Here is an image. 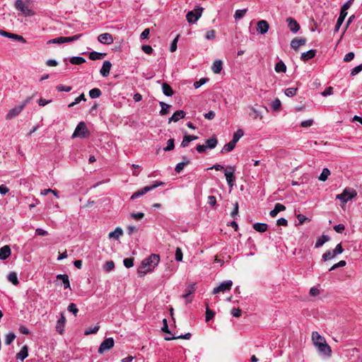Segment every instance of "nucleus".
<instances>
[{
  "mask_svg": "<svg viewBox=\"0 0 362 362\" xmlns=\"http://www.w3.org/2000/svg\"><path fill=\"white\" fill-rule=\"evenodd\" d=\"M16 336L13 332H9L5 336L4 342L6 345H10L16 339Z\"/></svg>",
  "mask_w": 362,
  "mask_h": 362,
  "instance_id": "37",
  "label": "nucleus"
},
{
  "mask_svg": "<svg viewBox=\"0 0 362 362\" xmlns=\"http://www.w3.org/2000/svg\"><path fill=\"white\" fill-rule=\"evenodd\" d=\"M198 136L194 135H185L181 143V146L185 148L188 146L189 144L194 140H197Z\"/></svg>",
  "mask_w": 362,
  "mask_h": 362,
  "instance_id": "27",
  "label": "nucleus"
},
{
  "mask_svg": "<svg viewBox=\"0 0 362 362\" xmlns=\"http://www.w3.org/2000/svg\"><path fill=\"white\" fill-rule=\"evenodd\" d=\"M246 12H247L246 8L236 10L235 13L234 14L235 19V20L241 19L245 15Z\"/></svg>",
  "mask_w": 362,
  "mask_h": 362,
  "instance_id": "43",
  "label": "nucleus"
},
{
  "mask_svg": "<svg viewBox=\"0 0 362 362\" xmlns=\"http://www.w3.org/2000/svg\"><path fill=\"white\" fill-rule=\"evenodd\" d=\"M215 315V313L210 310L208 307L206 309V321L211 320Z\"/></svg>",
  "mask_w": 362,
  "mask_h": 362,
  "instance_id": "53",
  "label": "nucleus"
},
{
  "mask_svg": "<svg viewBox=\"0 0 362 362\" xmlns=\"http://www.w3.org/2000/svg\"><path fill=\"white\" fill-rule=\"evenodd\" d=\"M269 25L267 21L264 20H261L258 21L257 25V31L261 34L264 35L267 33L269 30Z\"/></svg>",
  "mask_w": 362,
  "mask_h": 362,
  "instance_id": "14",
  "label": "nucleus"
},
{
  "mask_svg": "<svg viewBox=\"0 0 362 362\" xmlns=\"http://www.w3.org/2000/svg\"><path fill=\"white\" fill-rule=\"evenodd\" d=\"M223 69V62L221 60H216L212 64L211 70L214 74H219Z\"/></svg>",
  "mask_w": 362,
  "mask_h": 362,
  "instance_id": "28",
  "label": "nucleus"
},
{
  "mask_svg": "<svg viewBox=\"0 0 362 362\" xmlns=\"http://www.w3.org/2000/svg\"><path fill=\"white\" fill-rule=\"evenodd\" d=\"M281 101L278 98H276L272 103L271 106H272V109L274 110V111H277L279 110V108L281 107Z\"/></svg>",
  "mask_w": 362,
  "mask_h": 362,
  "instance_id": "48",
  "label": "nucleus"
},
{
  "mask_svg": "<svg viewBox=\"0 0 362 362\" xmlns=\"http://www.w3.org/2000/svg\"><path fill=\"white\" fill-rule=\"evenodd\" d=\"M235 143H234L233 141H230V142L224 145V146L222 148L221 151V153H226L232 151L235 148Z\"/></svg>",
  "mask_w": 362,
  "mask_h": 362,
  "instance_id": "31",
  "label": "nucleus"
},
{
  "mask_svg": "<svg viewBox=\"0 0 362 362\" xmlns=\"http://www.w3.org/2000/svg\"><path fill=\"white\" fill-rule=\"evenodd\" d=\"M333 93V88L329 86L325 89L323 92H322V95L324 97H327L328 95H331Z\"/></svg>",
  "mask_w": 362,
  "mask_h": 362,
  "instance_id": "62",
  "label": "nucleus"
},
{
  "mask_svg": "<svg viewBox=\"0 0 362 362\" xmlns=\"http://www.w3.org/2000/svg\"><path fill=\"white\" fill-rule=\"evenodd\" d=\"M203 8H197L189 11L186 16L187 20L189 23H194L201 17Z\"/></svg>",
  "mask_w": 362,
  "mask_h": 362,
  "instance_id": "10",
  "label": "nucleus"
},
{
  "mask_svg": "<svg viewBox=\"0 0 362 362\" xmlns=\"http://www.w3.org/2000/svg\"><path fill=\"white\" fill-rule=\"evenodd\" d=\"M224 174L228 186L233 187L235 182V166H228L227 169L225 170Z\"/></svg>",
  "mask_w": 362,
  "mask_h": 362,
  "instance_id": "9",
  "label": "nucleus"
},
{
  "mask_svg": "<svg viewBox=\"0 0 362 362\" xmlns=\"http://www.w3.org/2000/svg\"><path fill=\"white\" fill-rule=\"evenodd\" d=\"M67 310H68V311L72 313L74 315L75 317L77 316V313L78 312V308H76V305L74 303H70L68 305Z\"/></svg>",
  "mask_w": 362,
  "mask_h": 362,
  "instance_id": "50",
  "label": "nucleus"
},
{
  "mask_svg": "<svg viewBox=\"0 0 362 362\" xmlns=\"http://www.w3.org/2000/svg\"><path fill=\"white\" fill-rule=\"evenodd\" d=\"M11 253V250L9 245H4L0 248V259H6Z\"/></svg>",
  "mask_w": 362,
  "mask_h": 362,
  "instance_id": "19",
  "label": "nucleus"
},
{
  "mask_svg": "<svg viewBox=\"0 0 362 362\" xmlns=\"http://www.w3.org/2000/svg\"><path fill=\"white\" fill-rule=\"evenodd\" d=\"M112 67V64L110 61H104L102 68L100 70V74L103 77H107L110 74V71Z\"/></svg>",
  "mask_w": 362,
  "mask_h": 362,
  "instance_id": "17",
  "label": "nucleus"
},
{
  "mask_svg": "<svg viewBox=\"0 0 362 362\" xmlns=\"http://www.w3.org/2000/svg\"><path fill=\"white\" fill-rule=\"evenodd\" d=\"M11 39H15L19 42H22L23 43H25L26 42V40H25V38L21 36V35H16V34H14V33H11Z\"/></svg>",
  "mask_w": 362,
  "mask_h": 362,
  "instance_id": "63",
  "label": "nucleus"
},
{
  "mask_svg": "<svg viewBox=\"0 0 362 362\" xmlns=\"http://www.w3.org/2000/svg\"><path fill=\"white\" fill-rule=\"evenodd\" d=\"M354 56H355V54L354 52H348L347 54H345V56L344 57V61L346 62H351L352 59H354Z\"/></svg>",
  "mask_w": 362,
  "mask_h": 362,
  "instance_id": "64",
  "label": "nucleus"
},
{
  "mask_svg": "<svg viewBox=\"0 0 362 362\" xmlns=\"http://www.w3.org/2000/svg\"><path fill=\"white\" fill-rule=\"evenodd\" d=\"M64 43L63 37H59L47 41V44H62Z\"/></svg>",
  "mask_w": 362,
  "mask_h": 362,
  "instance_id": "56",
  "label": "nucleus"
},
{
  "mask_svg": "<svg viewBox=\"0 0 362 362\" xmlns=\"http://www.w3.org/2000/svg\"><path fill=\"white\" fill-rule=\"evenodd\" d=\"M306 43V39L303 37H296L291 42V47L295 50H298L300 46Z\"/></svg>",
  "mask_w": 362,
  "mask_h": 362,
  "instance_id": "16",
  "label": "nucleus"
},
{
  "mask_svg": "<svg viewBox=\"0 0 362 362\" xmlns=\"http://www.w3.org/2000/svg\"><path fill=\"white\" fill-rule=\"evenodd\" d=\"M123 235V230L121 228L117 227L115 230L110 232L108 235L110 239L118 240Z\"/></svg>",
  "mask_w": 362,
  "mask_h": 362,
  "instance_id": "25",
  "label": "nucleus"
},
{
  "mask_svg": "<svg viewBox=\"0 0 362 362\" xmlns=\"http://www.w3.org/2000/svg\"><path fill=\"white\" fill-rule=\"evenodd\" d=\"M244 132L241 129H238L233 136V141L234 143L237 144L239 139L243 136Z\"/></svg>",
  "mask_w": 362,
  "mask_h": 362,
  "instance_id": "40",
  "label": "nucleus"
},
{
  "mask_svg": "<svg viewBox=\"0 0 362 362\" xmlns=\"http://www.w3.org/2000/svg\"><path fill=\"white\" fill-rule=\"evenodd\" d=\"M66 322V318L63 314L61 315L60 318L58 320L56 330L62 334L64 332V324Z\"/></svg>",
  "mask_w": 362,
  "mask_h": 362,
  "instance_id": "24",
  "label": "nucleus"
},
{
  "mask_svg": "<svg viewBox=\"0 0 362 362\" xmlns=\"http://www.w3.org/2000/svg\"><path fill=\"white\" fill-rule=\"evenodd\" d=\"M98 40L104 45H110L113 42V37L108 33H103L98 35Z\"/></svg>",
  "mask_w": 362,
  "mask_h": 362,
  "instance_id": "13",
  "label": "nucleus"
},
{
  "mask_svg": "<svg viewBox=\"0 0 362 362\" xmlns=\"http://www.w3.org/2000/svg\"><path fill=\"white\" fill-rule=\"evenodd\" d=\"M284 210H286V206L281 204L277 203L275 204L274 209L269 212V215L274 218L276 217L280 211Z\"/></svg>",
  "mask_w": 362,
  "mask_h": 362,
  "instance_id": "22",
  "label": "nucleus"
},
{
  "mask_svg": "<svg viewBox=\"0 0 362 362\" xmlns=\"http://www.w3.org/2000/svg\"><path fill=\"white\" fill-rule=\"evenodd\" d=\"M233 285V281L231 280H227L223 281L220 284L219 286L215 287L212 291L213 294H216L220 292H224L226 291H228L231 288Z\"/></svg>",
  "mask_w": 362,
  "mask_h": 362,
  "instance_id": "12",
  "label": "nucleus"
},
{
  "mask_svg": "<svg viewBox=\"0 0 362 362\" xmlns=\"http://www.w3.org/2000/svg\"><path fill=\"white\" fill-rule=\"evenodd\" d=\"M81 100L86 101V98L83 93L81 94L78 97H77L74 102L71 103L68 106L69 107H72L75 105L79 103Z\"/></svg>",
  "mask_w": 362,
  "mask_h": 362,
  "instance_id": "47",
  "label": "nucleus"
},
{
  "mask_svg": "<svg viewBox=\"0 0 362 362\" xmlns=\"http://www.w3.org/2000/svg\"><path fill=\"white\" fill-rule=\"evenodd\" d=\"M123 264L125 267L131 268L134 266V259L133 258H126L123 260Z\"/></svg>",
  "mask_w": 362,
  "mask_h": 362,
  "instance_id": "54",
  "label": "nucleus"
},
{
  "mask_svg": "<svg viewBox=\"0 0 362 362\" xmlns=\"http://www.w3.org/2000/svg\"><path fill=\"white\" fill-rule=\"evenodd\" d=\"M163 183L162 182H156V184L151 185V186H146L136 192H134L133 194L131 197V199L134 200L147 192L151 191L152 189H155L156 187L162 185Z\"/></svg>",
  "mask_w": 362,
  "mask_h": 362,
  "instance_id": "8",
  "label": "nucleus"
},
{
  "mask_svg": "<svg viewBox=\"0 0 362 362\" xmlns=\"http://www.w3.org/2000/svg\"><path fill=\"white\" fill-rule=\"evenodd\" d=\"M175 256L176 261L181 262L182 260V252L181 248L177 247Z\"/></svg>",
  "mask_w": 362,
  "mask_h": 362,
  "instance_id": "57",
  "label": "nucleus"
},
{
  "mask_svg": "<svg viewBox=\"0 0 362 362\" xmlns=\"http://www.w3.org/2000/svg\"><path fill=\"white\" fill-rule=\"evenodd\" d=\"M218 144V139L217 138L214 136H212L211 138H210L209 139H207L205 142V147H206V149H214V148L216 147Z\"/></svg>",
  "mask_w": 362,
  "mask_h": 362,
  "instance_id": "21",
  "label": "nucleus"
},
{
  "mask_svg": "<svg viewBox=\"0 0 362 362\" xmlns=\"http://www.w3.org/2000/svg\"><path fill=\"white\" fill-rule=\"evenodd\" d=\"M329 240V238L327 235H323L320 238H319L315 245L316 248L322 247L326 242Z\"/></svg>",
  "mask_w": 362,
  "mask_h": 362,
  "instance_id": "33",
  "label": "nucleus"
},
{
  "mask_svg": "<svg viewBox=\"0 0 362 362\" xmlns=\"http://www.w3.org/2000/svg\"><path fill=\"white\" fill-rule=\"evenodd\" d=\"M253 228L256 231L264 233L267 230L268 226L267 223H256L253 224Z\"/></svg>",
  "mask_w": 362,
  "mask_h": 362,
  "instance_id": "32",
  "label": "nucleus"
},
{
  "mask_svg": "<svg viewBox=\"0 0 362 362\" xmlns=\"http://www.w3.org/2000/svg\"><path fill=\"white\" fill-rule=\"evenodd\" d=\"M101 90L98 88H93L89 91V96L91 98H98L101 95Z\"/></svg>",
  "mask_w": 362,
  "mask_h": 362,
  "instance_id": "38",
  "label": "nucleus"
},
{
  "mask_svg": "<svg viewBox=\"0 0 362 362\" xmlns=\"http://www.w3.org/2000/svg\"><path fill=\"white\" fill-rule=\"evenodd\" d=\"M99 328H100L99 325H96V326H95L93 328H88V329L85 330L84 334L85 335H89V334H95L99 330Z\"/></svg>",
  "mask_w": 362,
  "mask_h": 362,
  "instance_id": "51",
  "label": "nucleus"
},
{
  "mask_svg": "<svg viewBox=\"0 0 362 362\" xmlns=\"http://www.w3.org/2000/svg\"><path fill=\"white\" fill-rule=\"evenodd\" d=\"M160 262V256L157 254H151L143 259L141 265L137 269V274L139 277L144 276L147 273L152 272Z\"/></svg>",
  "mask_w": 362,
  "mask_h": 362,
  "instance_id": "1",
  "label": "nucleus"
},
{
  "mask_svg": "<svg viewBox=\"0 0 362 362\" xmlns=\"http://www.w3.org/2000/svg\"><path fill=\"white\" fill-rule=\"evenodd\" d=\"M162 89L164 95L166 96H172L173 94V90L170 85L166 83H163L162 84Z\"/></svg>",
  "mask_w": 362,
  "mask_h": 362,
  "instance_id": "34",
  "label": "nucleus"
},
{
  "mask_svg": "<svg viewBox=\"0 0 362 362\" xmlns=\"http://www.w3.org/2000/svg\"><path fill=\"white\" fill-rule=\"evenodd\" d=\"M175 148L174 139H170L168 140L167 146L163 148L165 151H170L173 150Z\"/></svg>",
  "mask_w": 362,
  "mask_h": 362,
  "instance_id": "49",
  "label": "nucleus"
},
{
  "mask_svg": "<svg viewBox=\"0 0 362 362\" xmlns=\"http://www.w3.org/2000/svg\"><path fill=\"white\" fill-rule=\"evenodd\" d=\"M274 69L277 73L286 72V66L282 61H280L276 64Z\"/></svg>",
  "mask_w": 362,
  "mask_h": 362,
  "instance_id": "36",
  "label": "nucleus"
},
{
  "mask_svg": "<svg viewBox=\"0 0 362 362\" xmlns=\"http://www.w3.org/2000/svg\"><path fill=\"white\" fill-rule=\"evenodd\" d=\"M115 344L113 338L109 337L105 339L100 345L98 352L103 354L104 352L110 350Z\"/></svg>",
  "mask_w": 362,
  "mask_h": 362,
  "instance_id": "11",
  "label": "nucleus"
},
{
  "mask_svg": "<svg viewBox=\"0 0 362 362\" xmlns=\"http://www.w3.org/2000/svg\"><path fill=\"white\" fill-rule=\"evenodd\" d=\"M185 116V112L183 110H177L175 111L172 117H170L168 119V122H176L179 121L180 119L184 118Z\"/></svg>",
  "mask_w": 362,
  "mask_h": 362,
  "instance_id": "20",
  "label": "nucleus"
},
{
  "mask_svg": "<svg viewBox=\"0 0 362 362\" xmlns=\"http://www.w3.org/2000/svg\"><path fill=\"white\" fill-rule=\"evenodd\" d=\"M312 340L320 354L327 357L331 356V347L327 344L324 337L321 336L317 332H313Z\"/></svg>",
  "mask_w": 362,
  "mask_h": 362,
  "instance_id": "2",
  "label": "nucleus"
},
{
  "mask_svg": "<svg viewBox=\"0 0 362 362\" xmlns=\"http://www.w3.org/2000/svg\"><path fill=\"white\" fill-rule=\"evenodd\" d=\"M15 6L17 10L21 11L26 16H31L35 14L33 11L30 8L28 4L23 0H16L15 2Z\"/></svg>",
  "mask_w": 362,
  "mask_h": 362,
  "instance_id": "7",
  "label": "nucleus"
},
{
  "mask_svg": "<svg viewBox=\"0 0 362 362\" xmlns=\"http://www.w3.org/2000/svg\"><path fill=\"white\" fill-rule=\"evenodd\" d=\"M141 49L143 52H144L146 54H151L153 52V48L150 45H144L141 46Z\"/></svg>",
  "mask_w": 362,
  "mask_h": 362,
  "instance_id": "61",
  "label": "nucleus"
},
{
  "mask_svg": "<svg viewBox=\"0 0 362 362\" xmlns=\"http://www.w3.org/2000/svg\"><path fill=\"white\" fill-rule=\"evenodd\" d=\"M330 175V171L328 168H324L319 176V180L321 181H326L328 178V176Z\"/></svg>",
  "mask_w": 362,
  "mask_h": 362,
  "instance_id": "42",
  "label": "nucleus"
},
{
  "mask_svg": "<svg viewBox=\"0 0 362 362\" xmlns=\"http://www.w3.org/2000/svg\"><path fill=\"white\" fill-rule=\"evenodd\" d=\"M362 71V63L358 66H356V67H354L351 71V75L352 76H356V74H358L359 72H361Z\"/></svg>",
  "mask_w": 362,
  "mask_h": 362,
  "instance_id": "59",
  "label": "nucleus"
},
{
  "mask_svg": "<svg viewBox=\"0 0 362 362\" xmlns=\"http://www.w3.org/2000/svg\"><path fill=\"white\" fill-rule=\"evenodd\" d=\"M316 54V50L310 49L308 52H303L300 56L301 60L303 62H307L309 59H313Z\"/></svg>",
  "mask_w": 362,
  "mask_h": 362,
  "instance_id": "23",
  "label": "nucleus"
},
{
  "mask_svg": "<svg viewBox=\"0 0 362 362\" xmlns=\"http://www.w3.org/2000/svg\"><path fill=\"white\" fill-rule=\"evenodd\" d=\"M28 356V349L27 345H24L21 351L16 354V358L23 361Z\"/></svg>",
  "mask_w": 362,
  "mask_h": 362,
  "instance_id": "26",
  "label": "nucleus"
},
{
  "mask_svg": "<svg viewBox=\"0 0 362 362\" xmlns=\"http://www.w3.org/2000/svg\"><path fill=\"white\" fill-rule=\"evenodd\" d=\"M286 22L288 23V27L292 33H296L299 30L300 25L295 19L289 17L286 19Z\"/></svg>",
  "mask_w": 362,
  "mask_h": 362,
  "instance_id": "15",
  "label": "nucleus"
},
{
  "mask_svg": "<svg viewBox=\"0 0 362 362\" xmlns=\"http://www.w3.org/2000/svg\"><path fill=\"white\" fill-rule=\"evenodd\" d=\"M106 56V53L93 51L89 53V59L91 60L102 59Z\"/></svg>",
  "mask_w": 362,
  "mask_h": 362,
  "instance_id": "30",
  "label": "nucleus"
},
{
  "mask_svg": "<svg viewBox=\"0 0 362 362\" xmlns=\"http://www.w3.org/2000/svg\"><path fill=\"white\" fill-rule=\"evenodd\" d=\"M205 38L209 40H214L215 38V30H210L207 31L205 35Z\"/></svg>",
  "mask_w": 362,
  "mask_h": 362,
  "instance_id": "60",
  "label": "nucleus"
},
{
  "mask_svg": "<svg viewBox=\"0 0 362 362\" xmlns=\"http://www.w3.org/2000/svg\"><path fill=\"white\" fill-rule=\"evenodd\" d=\"M69 62L72 64H82L86 62V59L82 57H72L70 58Z\"/></svg>",
  "mask_w": 362,
  "mask_h": 362,
  "instance_id": "35",
  "label": "nucleus"
},
{
  "mask_svg": "<svg viewBox=\"0 0 362 362\" xmlns=\"http://www.w3.org/2000/svg\"><path fill=\"white\" fill-rule=\"evenodd\" d=\"M208 81L207 78H202L201 79H199V81H195L194 83V87L195 88H199V87H201L202 85H204L206 81Z\"/></svg>",
  "mask_w": 362,
  "mask_h": 362,
  "instance_id": "58",
  "label": "nucleus"
},
{
  "mask_svg": "<svg viewBox=\"0 0 362 362\" xmlns=\"http://www.w3.org/2000/svg\"><path fill=\"white\" fill-rule=\"evenodd\" d=\"M191 336H192L191 334L188 332V333H186L185 334L177 336V337H165V340L170 341V340H173V339H189Z\"/></svg>",
  "mask_w": 362,
  "mask_h": 362,
  "instance_id": "46",
  "label": "nucleus"
},
{
  "mask_svg": "<svg viewBox=\"0 0 362 362\" xmlns=\"http://www.w3.org/2000/svg\"><path fill=\"white\" fill-rule=\"evenodd\" d=\"M180 35H177L176 37L173 40V42L170 45V51L171 52H174L177 49V43L179 40Z\"/></svg>",
  "mask_w": 362,
  "mask_h": 362,
  "instance_id": "55",
  "label": "nucleus"
},
{
  "mask_svg": "<svg viewBox=\"0 0 362 362\" xmlns=\"http://www.w3.org/2000/svg\"><path fill=\"white\" fill-rule=\"evenodd\" d=\"M194 291L195 284H191L187 286V288L185 290V293L182 296V297L186 299V303L192 302V299L189 298V296L193 293Z\"/></svg>",
  "mask_w": 362,
  "mask_h": 362,
  "instance_id": "18",
  "label": "nucleus"
},
{
  "mask_svg": "<svg viewBox=\"0 0 362 362\" xmlns=\"http://www.w3.org/2000/svg\"><path fill=\"white\" fill-rule=\"evenodd\" d=\"M297 88H288L284 90V93L288 97H293L296 94Z\"/></svg>",
  "mask_w": 362,
  "mask_h": 362,
  "instance_id": "45",
  "label": "nucleus"
},
{
  "mask_svg": "<svg viewBox=\"0 0 362 362\" xmlns=\"http://www.w3.org/2000/svg\"><path fill=\"white\" fill-rule=\"evenodd\" d=\"M82 36V34L75 35L71 37H63L64 43L71 42L79 40Z\"/></svg>",
  "mask_w": 362,
  "mask_h": 362,
  "instance_id": "41",
  "label": "nucleus"
},
{
  "mask_svg": "<svg viewBox=\"0 0 362 362\" xmlns=\"http://www.w3.org/2000/svg\"><path fill=\"white\" fill-rule=\"evenodd\" d=\"M356 194L357 193L355 189L346 187L344 189L341 194L337 195V199H339L343 203H346L348 201L356 197Z\"/></svg>",
  "mask_w": 362,
  "mask_h": 362,
  "instance_id": "5",
  "label": "nucleus"
},
{
  "mask_svg": "<svg viewBox=\"0 0 362 362\" xmlns=\"http://www.w3.org/2000/svg\"><path fill=\"white\" fill-rule=\"evenodd\" d=\"M115 268V263L112 261H107L104 265V270L110 272Z\"/></svg>",
  "mask_w": 362,
  "mask_h": 362,
  "instance_id": "52",
  "label": "nucleus"
},
{
  "mask_svg": "<svg viewBox=\"0 0 362 362\" xmlns=\"http://www.w3.org/2000/svg\"><path fill=\"white\" fill-rule=\"evenodd\" d=\"M344 249L341 243L337 245L336 247L333 250L326 251L322 256V259L324 262H327L329 259L334 258L337 255L341 254Z\"/></svg>",
  "mask_w": 362,
  "mask_h": 362,
  "instance_id": "6",
  "label": "nucleus"
},
{
  "mask_svg": "<svg viewBox=\"0 0 362 362\" xmlns=\"http://www.w3.org/2000/svg\"><path fill=\"white\" fill-rule=\"evenodd\" d=\"M160 105L161 106V110L160 111V114L161 115H167L168 113V112H169L168 110H169L170 106L169 105H168V104H165L163 102H160Z\"/></svg>",
  "mask_w": 362,
  "mask_h": 362,
  "instance_id": "44",
  "label": "nucleus"
},
{
  "mask_svg": "<svg viewBox=\"0 0 362 362\" xmlns=\"http://www.w3.org/2000/svg\"><path fill=\"white\" fill-rule=\"evenodd\" d=\"M8 279L11 281L13 285H18L19 284L18 276L16 272H11L8 275Z\"/></svg>",
  "mask_w": 362,
  "mask_h": 362,
  "instance_id": "39",
  "label": "nucleus"
},
{
  "mask_svg": "<svg viewBox=\"0 0 362 362\" xmlns=\"http://www.w3.org/2000/svg\"><path fill=\"white\" fill-rule=\"evenodd\" d=\"M89 136V132L87 129V127L85 122H81L76 126L73 134L72 137H80V138H86Z\"/></svg>",
  "mask_w": 362,
  "mask_h": 362,
  "instance_id": "4",
  "label": "nucleus"
},
{
  "mask_svg": "<svg viewBox=\"0 0 362 362\" xmlns=\"http://www.w3.org/2000/svg\"><path fill=\"white\" fill-rule=\"evenodd\" d=\"M31 98H27L21 105L16 106L11 109L6 115L7 120H11L17 117L25 108V107L30 103Z\"/></svg>",
  "mask_w": 362,
  "mask_h": 362,
  "instance_id": "3",
  "label": "nucleus"
},
{
  "mask_svg": "<svg viewBox=\"0 0 362 362\" xmlns=\"http://www.w3.org/2000/svg\"><path fill=\"white\" fill-rule=\"evenodd\" d=\"M57 279L58 280H61L62 281V284H64V288H70V283L69 280V276L66 274H58L57 276Z\"/></svg>",
  "mask_w": 362,
  "mask_h": 362,
  "instance_id": "29",
  "label": "nucleus"
}]
</instances>
